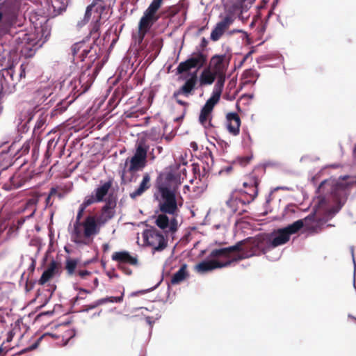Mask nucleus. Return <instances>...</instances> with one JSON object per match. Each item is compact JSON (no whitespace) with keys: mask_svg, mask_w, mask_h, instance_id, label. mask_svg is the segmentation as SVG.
I'll return each mask as SVG.
<instances>
[{"mask_svg":"<svg viewBox=\"0 0 356 356\" xmlns=\"http://www.w3.org/2000/svg\"><path fill=\"white\" fill-rule=\"evenodd\" d=\"M229 62L225 55H216L211 60L213 72L217 74L218 80L214 85L211 96L202 107L199 116L200 122L205 127L211 126V113L219 102L225 81V72Z\"/></svg>","mask_w":356,"mask_h":356,"instance_id":"nucleus-1","label":"nucleus"},{"mask_svg":"<svg viewBox=\"0 0 356 356\" xmlns=\"http://www.w3.org/2000/svg\"><path fill=\"white\" fill-rule=\"evenodd\" d=\"M243 241L228 248L216 249L210 253V257L217 259L203 261L195 266L196 272L204 274L216 268L228 266L232 262L242 259L238 254L241 250Z\"/></svg>","mask_w":356,"mask_h":356,"instance_id":"nucleus-2","label":"nucleus"},{"mask_svg":"<svg viewBox=\"0 0 356 356\" xmlns=\"http://www.w3.org/2000/svg\"><path fill=\"white\" fill-rule=\"evenodd\" d=\"M161 3L153 0L144 12L143 16L141 17L138 24L139 35L134 36L138 43L143 41L145 33L158 20L159 17L156 15V12L161 7Z\"/></svg>","mask_w":356,"mask_h":356,"instance_id":"nucleus-3","label":"nucleus"},{"mask_svg":"<svg viewBox=\"0 0 356 356\" xmlns=\"http://www.w3.org/2000/svg\"><path fill=\"white\" fill-rule=\"evenodd\" d=\"M105 8L101 0H94L87 8L82 20L78 22L77 26L83 27L91 19L93 24L91 29V33H97L99 28V22L102 19V15Z\"/></svg>","mask_w":356,"mask_h":356,"instance_id":"nucleus-4","label":"nucleus"},{"mask_svg":"<svg viewBox=\"0 0 356 356\" xmlns=\"http://www.w3.org/2000/svg\"><path fill=\"white\" fill-rule=\"evenodd\" d=\"M111 186L112 181L111 180L104 183L101 182V184L90 195H87L79 207L75 222H81V218L86 207L94 203L103 202Z\"/></svg>","mask_w":356,"mask_h":356,"instance_id":"nucleus-5","label":"nucleus"},{"mask_svg":"<svg viewBox=\"0 0 356 356\" xmlns=\"http://www.w3.org/2000/svg\"><path fill=\"white\" fill-rule=\"evenodd\" d=\"M159 191L161 198L159 202L161 211L175 215L178 209L175 192L165 186H159Z\"/></svg>","mask_w":356,"mask_h":356,"instance_id":"nucleus-6","label":"nucleus"},{"mask_svg":"<svg viewBox=\"0 0 356 356\" xmlns=\"http://www.w3.org/2000/svg\"><path fill=\"white\" fill-rule=\"evenodd\" d=\"M147 147L143 144L137 145L134 156L130 160L127 159L125 165L129 162L127 171L130 172H137L143 169L147 163Z\"/></svg>","mask_w":356,"mask_h":356,"instance_id":"nucleus-7","label":"nucleus"},{"mask_svg":"<svg viewBox=\"0 0 356 356\" xmlns=\"http://www.w3.org/2000/svg\"><path fill=\"white\" fill-rule=\"evenodd\" d=\"M206 61L207 57L204 54L194 53L186 60L179 64L177 67V73L181 74L195 67L200 69L205 64Z\"/></svg>","mask_w":356,"mask_h":356,"instance_id":"nucleus-8","label":"nucleus"},{"mask_svg":"<svg viewBox=\"0 0 356 356\" xmlns=\"http://www.w3.org/2000/svg\"><path fill=\"white\" fill-rule=\"evenodd\" d=\"M143 238L148 245L153 248L154 251H161L167 246V241L164 236L155 229L145 230Z\"/></svg>","mask_w":356,"mask_h":356,"instance_id":"nucleus-9","label":"nucleus"},{"mask_svg":"<svg viewBox=\"0 0 356 356\" xmlns=\"http://www.w3.org/2000/svg\"><path fill=\"white\" fill-rule=\"evenodd\" d=\"M289 239L286 233L282 230V228H280L273 233L270 238L266 241V245L261 248L264 254H268L276 247L286 243Z\"/></svg>","mask_w":356,"mask_h":356,"instance_id":"nucleus-10","label":"nucleus"},{"mask_svg":"<svg viewBox=\"0 0 356 356\" xmlns=\"http://www.w3.org/2000/svg\"><path fill=\"white\" fill-rule=\"evenodd\" d=\"M165 214L163 213L158 215L155 223L159 228L165 231L167 236L174 238V235L178 229V221L175 217L169 219Z\"/></svg>","mask_w":356,"mask_h":356,"instance_id":"nucleus-11","label":"nucleus"},{"mask_svg":"<svg viewBox=\"0 0 356 356\" xmlns=\"http://www.w3.org/2000/svg\"><path fill=\"white\" fill-rule=\"evenodd\" d=\"M106 204L102 207V213L97 218L99 225H104L108 220L112 219L115 215L114 208L116 205L115 202L111 198L105 200Z\"/></svg>","mask_w":356,"mask_h":356,"instance_id":"nucleus-12","label":"nucleus"},{"mask_svg":"<svg viewBox=\"0 0 356 356\" xmlns=\"http://www.w3.org/2000/svg\"><path fill=\"white\" fill-rule=\"evenodd\" d=\"M83 231L85 237L87 241L89 242V238L97 234L99 232V227L97 220L94 216H88L83 222Z\"/></svg>","mask_w":356,"mask_h":356,"instance_id":"nucleus-13","label":"nucleus"},{"mask_svg":"<svg viewBox=\"0 0 356 356\" xmlns=\"http://www.w3.org/2000/svg\"><path fill=\"white\" fill-rule=\"evenodd\" d=\"M233 19L230 16L225 17L220 22L217 23L215 28L211 33V39L217 41L222 35L225 31L232 24Z\"/></svg>","mask_w":356,"mask_h":356,"instance_id":"nucleus-14","label":"nucleus"},{"mask_svg":"<svg viewBox=\"0 0 356 356\" xmlns=\"http://www.w3.org/2000/svg\"><path fill=\"white\" fill-rule=\"evenodd\" d=\"M70 234L72 241L77 245L88 244L85 237L83 222H75Z\"/></svg>","mask_w":356,"mask_h":356,"instance_id":"nucleus-15","label":"nucleus"},{"mask_svg":"<svg viewBox=\"0 0 356 356\" xmlns=\"http://www.w3.org/2000/svg\"><path fill=\"white\" fill-rule=\"evenodd\" d=\"M197 81V72L190 74V77L188 79L185 83L177 91L175 92V96H179L181 95L185 97H188L191 92L194 90Z\"/></svg>","mask_w":356,"mask_h":356,"instance_id":"nucleus-16","label":"nucleus"},{"mask_svg":"<svg viewBox=\"0 0 356 356\" xmlns=\"http://www.w3.org/2000/svg\"><path fill=\"white\" fill-rule=\"evenodd\" d=\"M314 217L312 215H309L307 217L305 218L304 219H300L295 221L292 224H290L287 225L285 227L282 228V230L286 233L288 236L290 238V236L292 234H294L297 233L298 231H300L305 225L307 224V222L310 220L312 218H314Z\"/></svg>","mask_w":356,"mask_h":356,"instance_id":"nucleus-17","label":"nucleus"},{"mask_svg":"<svg viewBox=\"0 0 356 356\" xmlns=\"http://www.w3.org/2000/svg\"><path fill=\"white\" fill-rule=\"evenodd\" d=\"M112 260L119 264H128L136 265L138 259L136 257L131 256L127 251L115 252L112 255Z\"/></svg>","mask_w":356,"mask_h":356,"instance_id":"nucleus-18","label":"nucleus"},{"mask_svg":"<svg viewBox=\"0 0 356 356\" xmlns=\"http://www.w3.org/2000/svg\"><path fill=\"white\" fill-rule=\"evenodd\" d=\"M227 129L229 132L234 136H236L239 133V127L241 125V120L236 113H229L227 115Z\"/></svg>","mask_w":356,"mask_h":356,"instance_id":"nucleus-19","label":"nucleus"},{"mask_svg":"<svg viewBox=\"0 0 356 356\" xmlns=\"http://www.w3.org/2000/svg\"><path fill=\"white\" fill-rule=\"evenodd\" d=\"M58 268V264L56 261L52 260L49 263L47 268L42 274L39 280L40 284L43 285L47 282L56 273Z\"/></svg>","mask_w":356,"mask_h":356,"instance_id":"nucleus-20","label":"nucleus"},{"mask_svg":"<svg viewBox=\"0 0 356 356\" xmlns=\"http://www.w3.org/2000/svg\"><path fill=\"white\" fill-rule=\"evenodd\" d=\"M216 77L217 74L214 72L211 71L209 67H207L203 70L200 76V85L201 86L211 85L214 82Z\"/></svg>","mask_w":356,"mask_h":356,"instance_id":"nucleus-21","label":"nucleus"},{"mask_svg":"<svg viewBox=\"0 0 356 356\" xmlns=\"http://www.w3.org/2000/svg\"><path fill=\"white\" fill-rule=\"evenodd\" d=\"M150 176L148 173L143 175V180L140 182L138 188L130 193V197L132 199L140 196L147 189L150 187Z\"/></svg>","mask_w":356,"mask_h":356,"instance_id":"nucleus-22","label":"nucleus"},{"mask_svg":"<svg viewBox=\"0 0 356 356\" xmlns=\"http://www.w3.org/2000/svg\"><path fill=\"white\" fill-rule=\"evenodd\" d=\"M188 276L187 272V265L186 264L181 265V268L176 272L171 279V284L173 285L179 284L183 282Z\"/></svg>","mask_w":356,"mask_h":356,"instance_id":"nucleus-23","label":"nucleus"},{"mask_svg":"<svg viewBox=\"0 0 356 356\" xmlns=\"http://www.w3.org/2000/svg\"><path fill=\"white\" fill-rule=\"evenodd\" d=\"M226 204L233 213H236L238 211L240 205L245 204V202L236 197H232L226 202Z\"/></svg>","mask_w":356,"mask_h":356,"instance_id":"nucleus-24","label":"nucleus"},{"mask_svg":"<svg viewBox=\"0 0 356 356\" xmlns=\"http://www.w3.org/2000/svg\"><path fill=\"white\" fill-rule=\"evenodd\" d=\"M78 263L79 261L75 259L68 258L66 259L65 268L69 275H72L74 273Z\"/></svg>","mask_w":356,"mask_h":356,"instance_id":"nucleus-25","label":"nucleus"},{"mask_svg":"<svg viewBox=\"0 0 356 356\" xmlns=\"http://www.w3.org/2000/svg\"><path fill=\"white\" fill-rule=\"evenodd\" d=\"M124 292L122 293L120 296L115 297L110 296L104 298L99 299V303L102 305L106 304L108 302L113 303V302H121L123 300Z\"/></svg>","mask_w":356,"mask_h":356,"instance_id":"nucleus-26","label":"nucleus"},{"mask_svg":"<svg viewBox=\"0 0 356 356\" xmlns=\"http://www.w3.org/2000/svg\"><path fill=\"white\" fill-rule=\"evenodd\" d=\"M244 76L246 79H248V82H253L255 83L256 79L259 76L258 72L252 69H249L245 71Z\"/></svg>","mask_w":356,"mask_h":356,"instance_id":"nucleus-27","label":"nucleus"},{"mask_svg":"<svg viewBox=\"0 0 356 356\" xmlns=\"http://www.w3.org/2000/svg\"><path fill=\"white\" fill-rule=\"evenodd\" d=\"M85 46H86V43L84 42H80L75 43L72 47V51L73 56H75V55L78 54L79 53L81 54V49Z\"/></svg>","mask_w":356,"mask_h":356,"instance_id":"nucleus-28","label":"nucleus"},{"mask_svg":"<svg viewBox=\"0 0 356 356\" xmlns=\"http://www.w3.org/2000/svg\"><path fill=\"white\" fill-rule=\"evenodd\" d=\"M30 147H31L30 141L29 140H26L23 144V145L22 146V147H21V149L19 150L20 155H24V154H28L29 150H30Z\"/></svg>","mask_w":356,"mask_h":356,"instance_id":"nucleus-29","label":"nucleus"},{"mask_svg":"<svg viewBox=\"0 0 356 356\" xmlns=\"http://www.w3.org/2000/svg\"><path fill=\"white\" fill-rule=\"evenodd\" d=\"M45 122H46L45 118L42 117V116H40L38 119V120H37V122H36V123L35 124L34 129L36 130V129H41L44 125Z\"/></svg>","mask_w":356,"mask_h":356,"instance_id":"nucleus-30","label":"nucleus"},{"mask_svg":"<svg viewBox=\"0 0 356 356\" xmlns=\"http://www.w3.org/2000/svg\"><path fill=\"white\" fill-rule=\"evenodd\" d=\"M99 305H101V304L99 303V300H97L95 302H92V304L88 305L87 308L84 311L88 312L89 310L93 309Z\"/></svg>","mask_w":356,"mask_h":356,"instance_id":"nucleus-31","label":"nucleus"},{"mask_svg":"<svg viewBox=\"0 0 356 356\" xmlns=\"http://www.w3.org/2000/svg\"><path fill=\"white\" fill-rule=\"evenodd\" d=\"M40 340H41V338L38 339L37 341H35L34 343H33L31 346H30L29 348H27L25 350H33L35 349L38 346Z\"/></svg>","mask_w":356,"mask_h":356,"instance_id":"nucleus-32","label":"nucleus"},{"mask_svg":"<svg viewBox=\"0 0 356 356\" xmlns=\"http://www.w3.org/2000/svg\"><path fill=\"white\" fill-rule=\"evenodd\" d=\"M89 275H90V272H89L88 270H81L79 272V275L81 278H85L86 276Z\"/></svg>","mask_w":356,"mask_h":356,"instance_id":"nucleus-33","label":"nucleus"},{"mask_svg":"<svg viewBox=\"0 0 356 356\" xmlns=\"http://www.w3.org/2000/svg\"><path fill=\"white\" fill-rule=\"evenodd\" d=\"M90 52V49L88 47H83L81 51V56L82 57H85L88 55V54Z\"/></svg>","mask_w":356,"mask_h":356,"instance_id":"nucleus-34","label":"nucleus"},{"mask_svg":"<svg viewBox=\"0 0 356 356\" xmlns=\"http://www.w3.org/2000/svg\"><path fill=\"white\" fill-rule=\"evenodd\" d=\"M173 98L175 99V101L180 105L181 106H184L186 104V102L181 100L179 98V96H175V92L173 93Z\"/></svg>","mask_w":356,"mask_h":356,"instance_id":"nucleus-35","label":"nucleus"},{"mask_svg":"<svg viewBox=\"0 0 356 356\" xmlns=\"http://www.w3.org/2000/svg\"><path fill=\"white\" fill-rule=\"evenodd\" d=\"M7 295L5 293H0V302H3L7 300Z\"/></svg>","mask_w":356,"mask_h":356,"instance_id":"nucleus-36","label":"nucleus"},{"mask_svg":"<svg viewBox=\"0 0 356 356\" xmlns=\"http://www.w3.org/2000/svg\"><path fill=\"white\" fill-rule=\"evenodd\" d=\"M163 151V147L161 146H156L155 148L152 149V152H156L157 154H161Z\"/></svg>","mask_w":356,"mask_h":356,"instance_id":"nucleus-37","label":"nucleus"},{"mask_svg":"<svg viewBox=\"0 0 356 356\" xmlns=\"http://www.w3.org/2000/svg\"><path fill=\"white\" fill-rule=\"evenodd\" d=\"M232 170V167L231 165H229V166L226 167L225 169L220 170L219 174H222L224 172L229 173Z\"/></svg>","mask_w":356,"mask_h":356,"instance_id":"nucleus-38","label":"nucleus"},{"mask_svg":"<svg viewBox=\"0 0 356 356\" xmlns=\"http://www.w3.org/2000/svg\"><path fill=\"white\" fill-rule=\"evenodd\" d=\"M147 323L150 326L152 327L154 321L152 320V318L150 316H147L146 318Z\"/></svg>","mask_w":356,"mask_h":356,"instance_id":"nucleus-39","label":"nucleus"},{"mask_svg":"<svg viewBox=\"0 0 356 356\" xmlns=\"http://www.w3.org/2000/svg\"><path fill=\"white\" fill-rule=\"evenodd\" d=\"M280 255H281L280 252H278L275 257H271L270 255L268 254L267 257L270 260H277V259H278L280 258Z\"/></svg>","mask_w":356,"mask_h":356,"instance_id":"nucleus-40","label":"nucleus"},{"mask_svg":"<svg viewBox=\"0 0 356 356\" xmlns=\"http://www.w3.org/2000/svg\"><path fill=\"white\" fill-rule=\"evenodd\" d=\"M6 73L7 74V75H10V79L12 80H13V70L10 68L9 70H7L6 71Z\"/></svg>","mask_w":356,"mask_h":356,"instance_id":"nucleus-41","label":"nucleus"},{"mask_svg":"<svg viewBox=\"0 0 356 356\" xmlns=\"http://www.w3.org/2000/svg\"><path fill=\"white\" fill-rule=\"evenodd\" d=\"M102 248H103V250L104 252H106V251L109 250V249H110V246L108 243H104L103 245Z\"/></svg>","mask_w":356,"mask_h":356,"instance_id":"nucleus-42","label":"nucleus"},{"mask_svg":"<svg viewBox=\"0 0 356 356\" xmlns=\"http://www.w3.org/2000/svg\"><path fill=\"white\" fill-rule=\"evenodd\" d=\"M351 252H352L353 260V264H354V274H355V271H356V264H355V259H354V255H353V248L351 249Z\"/></svg>","mask_w":356,"mask_h":356,"instance_id":"nucleus-43","label":"nucleus"},{"mask_svg":"<svg viewBox=\"0 0 356 356\" xmlns=\"http://www.w3.org/2000/svg\"><path fill=\"white\" fill-rule=\"evenodd\" d=\"M24 49H25V51H26V49H30V50H31V53H30V54H29V56H31V55L33 54V51H32V49H31V47H30V45L26 46Z\"/></svg>","mask_w":356,"mask_h":356,"instance_id":"nucleus-44","label":"nucleus"},{"mask_svg":"<svg viewBox=\"0 0 356 356\" xmlns=\"http://www.w3.org/2000/svg\"><path fill=\"white\" fill-rule=\"evenodd\" d=\"M7 153H3L2 152L1 154H0V159H3L4 158L5 156H6Z\"/></svg>","mask_w":356,"mask_h":356,"instance_id":"nucleus-45","label":"nucleus"},{"mask_svg":"<svg viewBox=\"0 0 356 356\" xmlns=\"http://www.w3.org/2000/svg\"><path fill=\"white\" fill-rule=\"evenodd\" d=\"M278 189H286V187H277V188H274L273 191H275Z\"/></svg>","mask_w":356,"mask_h":356,"instance_id":"nucleus-46","label":"nucleus"},{"mask_svg":"<svg viewBox=\"0 0 356 356\" xmlns=\"http://www.w3.org/2000/svg\"><path fill=\"white\" fill-rule=\"evenodd\" d=\"M108 275L111 278H112V277H118V275H117L116 274L111 275V274H109V273H108Z\"/></svg>","mask_w":356,"mask_h":356,"instance_id":"nucleus-47","label":"nucleus"},{"mask_svg":"<svg viewBox=\"0 0 356 356\" xmlns=\"http://www.w3.org/2000/svg\"><path fill=\"white\" fill-rule=\"evenodd\" d=\"M124 173H125V170H124L122 172V179L124 180Z\"/></svg>","mask_w":356,"mask_h":356,"instance_id":"nucleus-48","label":"nucleus"},{"mask_svg":"<svg viewBox=\"0 0 356 356\" xmlns=\"http://www.w3.org/2000/svg\"><path fill=\"white\" fill-rule=\"evenodd\" d=\"M137 309H145V310H149L147 307H139V308H136V309H135V310H137Z\"/></svg>","mask_w":356,"mask_h":356,"instance_id":"nucleus-49","label":"nucleus"},{"mask_svg":"<svg viewBox=\"0 0 356 356\" xmlns=\"http://www.w3.org/2000/svg\"><path fill=\"white\" fill-rule=\"evenodd\" d=\"M5 285H6L5 284H0V291L3 289V288Z\"/></svg>","mask_w":356,"mask_h":356,"instance_id":"nucleus-50","label":"nucleus"},{"mask_svg":"<svg viewBox=\"0 0 356 356\" xmlns=\"http://www.w3.org/2000/svg\"><path fill=\"white\" fill-rule=\"evenodd\" d=\"M243 185L244 187H247L249 185V184H248L247 182H244Z\"/></svg>","mask_w":356,"mask_h":356,"instance_id":"nucleus-51","label":"nucleus"},{"mask_svg":"<svg viewBox=\"0 0 356 356\" xmlns=\"http://www.w3.org/2000/svg\"><path fill=\"white\" fill-rule=\"evenodd\" d=\"M95 284L96 285H97V284H98V280H97V278H95Z\"/></svg>","mask_w":356,"mask_h":356,"instance_id":"nucleus-52","label":"nucleus"},{"mask_svg":"<svg viewBox=\"0 0 356 356\" xmlns=\"http://www.w3.org/2000/svg\"><path fill=\"white\" fill-rule=\"evenodd\" d=\"M250 184H254L256 186H257V182L256 181H253L252 183L251 182Z\"/></svg>","mask_w":356,"mask_h":356,"instance_id":"nucleus-53","label":"nucleus"},{"mask_svg":"<svg viewBox=\"0 0 356 356\" xmlns=\"http://www.w3.org/2000/svg\"><path fill=\"white\" fill-rule=\"evenodd\" d=\"M131 273V270H129L126 271V273H127V274H130Z\"/></svg>","mask_w":356,"mask_h":356,"instance_id":"nucleus-54","label":"nucleus"},{"mask_svg":"<svg viewBox=\"0 0 356 356\" xmlns=\"http://www.w3.org/2000/svg\"><path fill=\"white\" fill-rule=\"evenodd\" d=\"M3 351V348L1 346H0V354L2 353Z\"/></svg>","mask_w":356,"mask_h":356,"instance_id":"nucleus-55","label":"nucleus"},{"mask_svg":"<svg viewBox=\"0 0 356 356\" xmlns=\"http://www.w3.org/2000/svg\"><path fill=\"white\" fill-rule=\"evenodd\" d=\"M348 317H349V318H354L352 315H350V314H349V315H348Z\"/></svg>","mask_w":356,"mask_h":356,"instance_id":"nucleus-56","label":"nucleus"},{"mask_svg":"<svg viewBox=\"0 0 356 356\" xmlns=\"http://www.w3.org/2000/svg\"><path fill=\"white\" fill-rule=\"evenodd\" d=\"M137 294V292H134L131 294V296H136Z\"/></svg>","mask_w":356,"mask_h":356,"instance_id":"nucleus-57","label":"nucleus"},{"mask_svg":"<svg viewBox=\"0 0 356 356\" xmlns=\"http://www.w3.org/2000/svg\"><path fill=\"white\" fill-rule=\"evenodd\" d=\"M100 313H97V314H94V316H97V315H99Z\"/></svg>","mask_w":356,"mask_h":356,"instance_id":"nucleus-58","label":"nucleus"},{"mask_svg":"<svg viewBox=\"0 0 356 356\" xmlns=\"http://www.w3.org/2000/svg\"><path fill=\"white\" fill-rule=\"evenodd\" d=\"M100 313H97V314H94V316H97V315H99Z\"/></svg>","mask_w":356,"mask_h":356,"instance_id":"nucleus-59","label":"nucleus"},{"mask_svg":"<svg viewBox=\"0 0 356 356\" xmlns=\"http://www.w3.org/2000/svg\"><path fill=\"white\" fill-rule=\"evenodd\" d=\"M100 313H97V314H94V316H97V315H99Z\"/></svg>","mask_w":356,"mask_h":356,"instance_id":"nucleus-60","label":"nucleus"},{"mask_svg":"<svg viewBox=\"0 0 356 356\" xmlns=\"http://www.w3.org/2000/svg\"><path fill=\"white\" fill-rule=\"evenodd\" d=\"M160 317H161V316H158L156 317V319H159V318H160Z\"/></svg>","mask_w":356,"mask_h":356,"instance_id":"nucleus-61","label":"nucleus"}]
</instances>
